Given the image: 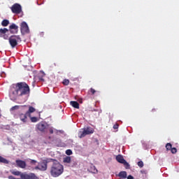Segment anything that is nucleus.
Returning a JSON list of instances; mask_svg holds the SVG:
<instances>
[{
  "label": "nucleus",
  "instance_id": "nucleus-1",
  "mask_svg": "<svg viewBox=\"0 0 179 179\" xmlns=\"http://www.w3.org/2000/svg\"><path fill=\"white\" fill-rule=\"evenodd\" d=\"M30 94V87L26 83H17L14 87V96H26Z\"/></svg>",
  "mask_w": 179,
  "mask_h": 179
},
{
  "label": "nucleus",
  "instance_id": "nucleus-2",
  "mask_svg": "<svg viewBox=\"0 0 179 179\" xmlns=\"http://www.w3.org/2000/svg\"><path fill=\"white\" fill-rule=\"evenodd\" d=\"M52 165L50 168V175L52 177H59L64 173V166L59 163L57 159H52Z\"/></svg>",
  "mask_w": 179,
  "mask_h": 179
},
{
  "label": "nucleus",
  "instance_id": "nucleus-3",
  "mask_svg": "<svg viewBox=\"0 0 179 179\" xmlns=\"http://www.w3.org/2000/svg\"><path fill=\"white\" fill-rule=\"evenodd\" d=\"M10 171L13 176H20V178L18 179H40L34 173H26L14 170H10Z\"/></svg>",
  "mask_w": 179,
  "mask_h": 179
},
{
  "label": "nucleus",
  "instance_id": "nucleus-4",
  "mask_svg": "<svg viewBox=\"0 0 179 179\" xmlns=\"http://www.w3.org/2000/svg\"><path fill=\"white\" fill-rule=\"evenodd\" d=\"M52 162V159L47 158L43 159L42 162L39 163L38 166H35L34 170H40V171H47V169H48V163H51Z\"/></svg>",
  "mask_w": 179,
  "mask_h": 179
},
{
  "label": "nucleus",
  "instance_id": "nucleus-5",
  "mask_svg": "<svg viewBox=\"0 0 179 179\" xmlns=\"http://www.w3.org/2000/svg\"><path fill=\"white\" fill-rule=\"evenodd\" d=\"M94 130L90 127H87V129H83V130L80 131L78 133L79 138H85L86 135H90V134H93Z\"/></svg>",
  "mask_w": 179,
  "mask_h": 179
},
{
  "label": "nucleus",
  "instance_id": "nucleus-6",
  "mask_svg": "<svg viewBox=\"0 0 179 179\" xmlns=\"http://www.w3.org/2000/svg\"><path fill=\"white\" fill-rule=\"evenodd\" d=\"M10 10L15 15H19L20 13H22V6L15 3L10 7Z\"/></svg>",
  "mask_w": 179,
  "mask_h": 179
},
{
  "label": "nucleus",
  "instance_id": "nucleus-7",
  "mask_svg": "<svg viewBox=\"0 0 179 179\" xmlns=\"http://www.w3.org/2000/svg\"><path fill=\"white\" fill-rule=\"evenodd\" d=\"M20 31L22 34H29L30 33V29H29V26L26 22H22L20 24Z\"/></svg>",
  "mask_w": 179,
  "mask_h": 179
},
{
  "label": "nucleus",
  "instance_id": "nucleus-8",
  "mask_svg": "<svg viewBox=\"0 0 179 179\" xmlns=\"http://www.w3.org/2000/svg\"><path fill=\"white\" fill-rule=\"evenodd\" d=\"M48 127V126H47V124L43 122H40L36 125L37 129H38L41 132H45Z\"/></svg>",
  "mask_w": 179,
  "mask_h": 179
},
{
  "label": "nucleus",
  "instance_id": "nucleus-9",
  "mask_svg": "<svg viewBox=\"0 0 179 179\" xmlns=\"http://www.w3.org/2000/svg\"><path fill=\"white\" fill-rule=\"evenodd\" d=\"M15 163L17 164V167H20V169H26V162L22 159H17Z\"/></svg>",
  "mask_w": 179,
  "mask_h": 179
},
{
  "label": "nucleus",
  "instance_id": "nucleus-10",
  "mask_svg": "<svg viewBox=\"0 0 179 179\" xmlns=\"http://www.w3.org/2000/svg\"><path fill=\"white\" fill-rule=\"evenodd\" d=\"M9 30L6 28L0 29V37H3L5 40H8V36L6 33H8Z\"/></svg>",
  "mask_w": 179,
  "mask_h": 179
},
{
  "label": "nucleus",
  "instance_id": "nucleus-11",
  "mask_svg": "<svg viewBox=\"0 0 179 179\" xmlns=\"http://www.w3.org/2000/svg\"><path fill=\"white\" fill-rule=\"evenodd\" d=\"M8 41H9L10 46L12 47V48H15V47H16V45H17V42L16 39H15L13 36H11L9 38Z\"/></svg>",
  "mask_w": 179,
  "mask_h": 179
},
{
  "label": "nucleus",
  "instance_id": "nucleus-12",
  "mask_svg": "<svg viewBox=\"0 0 179 179\" xmlns=\"http://www.w3.org/2000/svg\"><path fill=\"white\" fill-rule=\"evenodd\" d=\"M27 115H29L27 113H20L19 115L20 121H22V122H24V124H26V122H27Z\"/></svg>",
  "mask_w": 179,
  "mask_h": 179
},
{
  "label": "nucleus",
  "instance_id": "nucleus-13",
  "mask_svg": "<svg viewBox=\"0 0 179 179\" xmlns=\"http://www.w3.org/2000/svg\"><path fill=\"white\" fill-rule=\"evenodd\" d=\"M116 160L118 163H120L122 164L124 162H125V159H124V157L121 155H117L116 156Z\"/></svg>",
  "mask_w": 179,
  "mask_h": 179
},
{
  "label": "nucleus",
  "instance_id": "nucleus-14",
  "mask_svg": "<svg viewBox=\"0 0 179 179\" xmlns=\"http://www.w3.org/2000/svg\"><path fill=\"white\" fill-rule=\"evenodd\" d=\"M36 111V108H34L33 106H29L28 111H27V114L28 115V117H30L31 115V113H34Z\"/></svg>",
  "mask_w": 179,
  "mask_h": 179
},
{
  "label": "nucleus",
  "instance_id": "nucleus-15",
  "mask_svg": "<svg viewBox=\"0 0 179 179\" xmlns=\"http://www.w3.org/2000/svg\"><path fill=\"white\" fill-rule=\"evenodd\" d=\"M71 106H72V107H73L74 108H79V103H78V101H71L70 102Z\"/></svg>",
  "mask_w": 179,
  "mask_h": 179
},
{
  "label": "nucleus",
  "instance_id": "nucleus-16",
  "mask_svg": "<svg viewBox=\"0 0 179 179\" xmlns=\"http://www.w3.org/2000/svg\"><path fill=\"white\" fill-rule=\"evenodd\" d=\"M9 29L10 30H15V33H17V29H19V27H17L15 24H12L11 25H10Z\"/></svg>",
  "mask_w": 179,
  "mask_h": 179
},
{
  "label": "nucleus",
  "instance_id": "nucleus-17",
  "mask_svg": "<svg viewBox=\"0 0 179 179\" xmlns=\"http://www.w3.org/2000/svg\"><path fill=\"white\" fill-rule=\"evenodd\" d=\"M0 163H3L4 164H9V161L0 155Z\"/></svg>",
  "mask_w": 179,
  "mask_h": 179
},
{
  "label": "nucleus",
  "instance_id": "nucleus-18",
  "mask_svg": "<svg viewBox=\"0 0 179 179\" xmlns=\"http://www.w3.org/2000/svg\"><path fill=\"white\" fill-rule=\"evenodd\" d=\"M71 161H72V159L71 158V157H64L63 159V163L69 164L71 163Z\"/></svg>",
  "mask_w": 179,
  "mask_h": 179
},
{
  "label": "nucleus",
  "instance_id": "nucleus-19",
  "mask_svg": "<svg viewBox=\"0 0 179 179\" xmlns=\"http://www.w3.org/2000/svg\"><path fill=\"white\" fill-rule=\"evenodd\" d=\"M120 178H127V171H121L119 173Z\"/></svg>",
  "mask_w": 179,
  "mask_h": 179
},
{
  "label": "nucleus",
  "instance_id": "nucleus-20",
  "mask_svg": "<svg viewBox=\"0 0 179 179\" xmlns=\"http://www.w3.org/2000/svg\"><path fill=\"white\" fill-rule=\"evenodd\" d=\"M8 24H9V20H3L1 22V25L3 27H6V26H8Z\"/></svg>",
  "mask_w": 179,
  "mask_h": 179
},
{
  "label": "nucleus",
  "instance_id": "nucleus-21",
  "mask_svg": "<svg viewBox=\"0 0 179 179\" xmlns=\"http://www.w3.org/2000/svg\"><path fill=\"white\" fill-rule=\"evenodd\" d=\"M90 171L91 173H94V174H96V173H97V169H96V166H91V168L90 169Z\"/></svg>",
  "mask_w": 179,
  "mask_h": 179
},
{
  "label": "nucleus",
  "instance_id": "nucleus-22",
  "mask_svg": "<svg viewBox=\"0 0 179 179\" xmlns=\"http://www.w3.org/2000/svg\"><path fill=\"white\" fill-rule=\"evenodd\" d=\"M29 117L32 122H37V121H38V118H37L36 117H31V115H30Z\"/></svg>",
  "mask_w": 179,
  "mask_h": 179
},
{
  "label": "nucleus",
  "instance_id": "nucleus-23",
  "mask_svg": "<svg viewBox=\"0 0 179 179\" xmlns=\"http://www.w3.org/2000/svg\"><path fill=\"white\" fill-rule=\"evenodd\" d=\"M172 148H173V147L171 145V143H166V150H171Z\"/></svg>",
  "mask_w": 179,
  "mask_h": 179
},
{
  "label": "nucleus",
  "instance_id": "nucleus-24",
  "mask_svg": "<svg viewBox=\"0 0 179 179\" xmlns=\"http://www.w3.org/2000/svg\"><path fill=\"white\" fill-rule=\"evenodd\" d=\"M14 38L17 41V43H20L22 41V38H20V36H13Z\"/></svg>",
  "mask_w": 179,
  "mask_h": 179
},
{
  "label": "nucleus",
  "instance_id": "nucleus-25",
  "mask_svg": "<svg viewBox=\"0 0 179 179\" xmlns=\"http://www.w3.org/2000/svg\"><path fill=\"white\" fill-rule=\"evenodd\" d=\"M122 164H124L125 169H129V167H130L129 164L128 162H127L126 160H124V162L122 163Z\"/></svg>",
  "mask_w": 179,
  "mask_h": 179
},
{
  "label": "nucleus",
  "instance_id": "nucleus-26",
  "mask_svg": "<svg viewBox=\"0 0 179 179\" xmlns=\"http://www.w3.org/2000/svg\"><path fill=\"white\" fill-rule=\"evenodd\" d=\"M20 106H13L10 109V111H15V110H19L20 108Z\"/></svg>",
  "mask_w": 179,
  "mask_h": 179
},
{
  "label": "nucleus",
  "instance_id": "nucleus-27",
  "mask_svg": "<svg viewBox=\"0 0 179 179\" xmlns=\"http://www.w3.org/2000/svg\"><path fill=\"white\" fill-rule=\"evenodd\" d=\"M62 84L64 85V86H68V85H69V80L68 79H64L62 82Z\"/></svg>",
  "mask_w": 179,
  "mask_h": 179
},
{
  "label": "nucleus",
  "instance_id": "nucleus-28",
  "mask_svg": "<svg viewBox=\"0 0 179 179\" xmlns=\"http://www.w3.org/2000/svg\"><path fill=\"white\" fill-rule=\"evenodd\" d=\"M171 153H173V155H176V153H177V148H172L171 149Z\"/></svg>",
  "mask_w": 179,
  "mask_h": 179
},
{
  "label": "nucleus",
  "instance_id": "nucleus-29",
  "mask_svg": "<svg viewBox=\"0 0 179 179\" xmlns=\"http://www.w3.org/2000/svg\"><path fill=\"white\" fill-rule=\"evenodd\" d=\"M72 150H67L66 151V155H67V156H71V155H72Z\"/></svg>",
  "mask_w": 179,
  "mask_h": 179
},
{
  "label": "nucleus",
  "instance_id": "nucleus-30",
  "mask_svg": "<svg viewBox=\"0 0 179 179\" xmlns=\"http://www.w3.org/2000/svg\"><path fill=\"white\" fill-rule=\"evenodd\" d=\"M137 164L138 167H140V169H142V167H143V162L142 161L138 162Z\"/></svg>",
  "mask_w": 179,
  "mask_h": 179
},
{
  "label": "nucleus",
  "instance_id": "nucleus-31",
  "mask_svg": "<svg viewBox=\"0 0 179 179\" xmlns=\"http://www.w3.org/2000/svg\"><path fill=\"white\" fill-rule=\"evenodd\" d=\"M89 93H91V94H94V93H96V91H95L94 89L91 88V89L89 90Z\"/></svg>",
  "mask_w": 179,
  "mask_h": 179
},
{
  "label": "nucleus",
  "instance_id": "nucleus-32",
  "mask_svg": "<svg viewBox=\"0 0 179 179\" xmlns=\"http://www.w3.org/2000/svg\"><path fill=\"white\" fill-rule=\"evenodd\" d=\"M119 127H120V124H118V123H115L113 125V129H118Z\"/></svg>",
  "mask_w": 179,
  "mask_h": 179
},
{
  "label": "nucleus",
  "instance_id": "nucleus-33",
  "mask_svg": "<svg viewBox=\"0 0 179 179\" xmlns=\"http://www.w3.org/2000/svg\"><path fill=\"white\" fill-rule=\"evenodd\" d=\"M36 163H37V161H36V160L31 159V162H30V164H36Z\"/></svg>",
  "mask_w": 179,
  "mask_h": 179
},
{
  "label": "nucleus",
  "instance_id": "nucleus-34",
  "mask_svg": "<svg viewBox=\"0 0 179 179\" xmlns=\"http://www.w3.org/2000/svg\"><path fill=\"white\" fill-rule=\"evenodd\" d=\"M8 179H19V178H14L13 176H9L8 177Z\"/></svg>",
  "mask_w": 179,
  "mask_h": 179
},
{
  "label": "nucleus",
  "instance_id": "nucleus-35",
  "mask_svg": "<svg viewBox=\"0 0 179 179\" xmlns=\"http://www.w3.org/2000/svg\"><path fill=\"white\" fill-rule=\"evenodd\" d=\"M49 132L50 134H54V130L52 129H50Z\"/></svg>",
  "mask_w": 179,
  "mask_h": 179
},
{
  "label": "nucleus",
  "instance_id": "nucleus-36",
  "mask_svg": "<svg viewBox=\"0 0 179 179\" xmlns=\"http://www.w3.org/2000/svg\"><path fill=\"white\" fill-rule=\"evenodd\" d=\"M127 179H134V176L129 175V176L127 177Z\"/></svg>",
  "mask_w": 179,
  "mask_h": 179
},
{
  "label": "nucleus",
  "instance_id": "nucleus-37",
  "mask_svg": "<svg viewBox=\"0 0 179 179\" xmlns=\"http://www.w3.org/2000/svg\"><path fill=\"white\" fill-rule=\"evenodd\" d=\"M39 80L44 82V78H43V77H39Z\"/></svg>",
  "mask_w": 179,
  "mask_h": 179
},
{
  "label": "nucleus",
  "instance_id": "nucleus-38",
  "mask_svg": "<svg viewBox=\"0 0 179 179\" xmlns=\"http://www.w3.org/2000/svg\"><path fill=\"white\" fill-rule=\"evenodd\" d=\"M152 113H155V111H156V109L154 108L152 110Z\"/></svg>",
  "mask_w": 179,
  "mask_h": 179
},
{
  "label": "nucleus",
  "instance_id": "nucleus-39",
  "mask_svg": "<svg viewBox=\"0 0 179 179\" xmlns=\"http://www.w3.org/2000/svg\"><path fill=\"white\" fill-rule=\"evenodd\" d=\"M0 117H1V115H0Z\"/></svg>",
  "mask_w": 179,
  "mask_h": 179
}]
</instances>
